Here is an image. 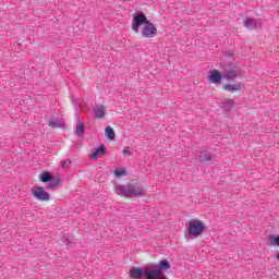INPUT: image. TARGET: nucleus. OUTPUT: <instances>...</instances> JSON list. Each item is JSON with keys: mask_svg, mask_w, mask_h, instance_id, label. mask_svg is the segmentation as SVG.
Instances as JSON below:
<instances>
[{"mask_svg": "<svg viewBox=\"0 0 279 279\" xmlns=\"http://www.w3.org/2000/svg\"><path fill=\"white\" fill-rule=\"evenodd\" d=\"M39 180L44 184H47V186H46L47 190L58 189V186H60V184L62 182L60 177H54L49 171H44L41 174H39Z\"/></svg>", "mask_w": 279, "mask_h": 279, "instance_id": "39448f33", "label": "nucleus"}, {"mask_svg": "<svg viewBox=\"0 0 279 279\" xmlns=\"http://www.w3.org/2000/svg\"><path fill=\"white\" fill-rule=\"evenodd\" d=\"M223 110H232L234 108V100L229 99L222 102Z\"/></svg>", "mask_w": 279, "mask_h": 279, "instance_id": "dca6fc26", "label": "nucleus"}, {"mask_svg": "<svg viewBox=\"0 0 279 279\" xmlns=\"http://www.w3.org/2000/svg\"><path fill=\"white\" fill-rule=\"evenodd\" d=\"M94 114L96 119H104V117H106V107H104V105H96Z\"/></svg>", "mask_w": 279, "mask_h": 279, "instance_id": "ddd939ff", "label": "nucleus"}, {"mask_svg": "<svg viewBox=\"0 0 279 279\" xmlns=\"http://www.w3.org/2000/svg\"><path fill=\"white\" fill-rule=\"evenodd\" d=\"M223 80V75L218 70L209 71L210 84H219Z\"/></svg>", "mask_w": 279, "mask_h": 279, "instance_id": "1a4fd4ad", "label": "nucleus"}, {"mask_svg": "<svg viewBox=\"0 0 279 279\" xmlns=\"http://www.w3.org/2000/svg\"><path fill=\"white\" fill-rule=\"evenodd\" d=\"M171 264L167 259H161L158 264L147 265L145 268L133 266L130 269L132 279H168L163 271H169Z\"/></svg>", "mask_w": 279, "mask_h": 279, "instance_id": "f257e3e1", "label": "nucleus"}, {"mask_svg": "<svg viewBox=\"0 0 279 279\" xmlns=\"http://www.w3.org/2000/svg\"><path fill=\"white\" fill-rule=\"evenodd\" d=\"M240 74H241V71L239 69L226 70L225 73L222 74V77L228 82H234Z\"/></svg>", "mask_w": 279, "mask_h": 279, "instance_id": "6e6552de", "label": "nucleus"}, {"mask_svg": "<svg viewBox=\"0 0 279 279\" xmlns=\"http://www.w3.org/2000/svg\"><path fill=\"white\" fill-rule=\"evenodd\" d=\"M72 101H73V104H77V100H75V99H73Z\"/></svg>", "mask_w": 279, "mask_h": 279, "instance_id": "4be33fe9", "label": "nucleus"}, {"mask_svg": "<svg viewBox=\"0 0 279 279\" xmlns=\"http://www.w3.org/2000/svg\"><path fill=\"white\" fill-rule=\"evenodd\" d=\"M243 88V85L241 83L235 84H227L222 86V89L227 93H236V90H241Z\"/></svg>", "mask_w": 279, "mask_h": 279, "instance_id": "f8f14e48", "label": "nucleus"}, {"mask_svg": "<svg viewBox=\"0 0 279 279\" xmlns=\"http://www.w3.org/2000/svg\"><path fill=\"white\" fill-rule=\"evenodd\" d=\"M32 194L35 199H38V202H49L51 199V194L45 191V187L43 186H35L32 190Z\"/></svg>", "mask_w": 279, "mask_h": 279, "instance_id": "423d86ee", "label": "nucleus"}, {"mask_svg": "<svg viewBox=\"0 0 279 279\" xmlns=\"http://www.w3.org/2000/svg\"><path fill=\"white\" fill-rule=\"evenodd\" d=\"M123 155H124V156H132V150H130V147H125V148L123 149Z\"/></svg>", "mask_w": 279, "mask_h": 279, "instance_id": "412c9836", "label": "nucleus"}, {"mask_svg": "<svg viewBox=\"0 0 279 279\" xmlns=\"http://www.w3.org/2000/svg\"><path fill=\"white\" fill-rule=\"evenodd\" d=\"M84 132H86V126L84 125V122L78 121V123L76 124V130H75L76 136H78V137L84 136Z\"/></svg>", "mask_w": 279, "mask_h": 279, "instance_id": "4468645a", "label": "nucleus"}, {"mask_svg": "<svg viewBox=\"0 0 279 279\" xmlns=\"http://www.w3.org/2000/svg\"><path fill=\"white\" fill-rule=\"evenodd\" d=\"M92 155H90V160H97V158H99V156H106V151H108V148L106 147V145L101 144L100 146H98L97 148L92 149Z\"/></svg>", "mask_w": 279, "mask_h": 279, "instance_id": "0eeeda50", "label": "nucleus"}, {"mask_svg": "<svg viewBox=\"0 0 279 279\" xmlns=\"http://www.w3.org/2000/svg\"><path fill=\"white\" fill-rule=\"evenodd\" d=\"M270 243H271L272 245H277V247H279V235H277V236H271V238H270Z\"/></svg>", "mask_w": 279, "mask_h": 279, "instance_id": "aec40b11", "label": "nucleus"}, {"mask_svg": "<svg viewBox=\"0 0 279 279\" xmlns=\"http://www.w3.org/2000/svg\"><path fill=\"white\" fill-rule=\"evenodd\" d=\"M205 230L206 225H204V222H202L201 220H190L186 225V231L189 236H193L194 239H197V236H202Z\"/></svg>", "mask_w": 279, "mask_h": 279, "instance_id": "20e7f679", "label": "nucleus"}, {"mask_svg": "<svg viewBox=\"0 0 279 279\" xmlns=\"http://www.w3.org/2000/svg\"><path fill=\"white\" fill-rule=\"evenodd\" d=\"M113 173L116 178H123V175H128V171L125 169H116Z\"/></svg>", "mask_w": 279, "mask_h": 279, "instance_id": "a211bd4d", "label": "nucleus"}, {"mask_svg": "<svg viewBox=\"0 0 279 279\" xmlns=\"http://www.w3.org/2000/svg\"><path fill=\"white\" fill-rule=\"evenodd\" d=\"M243 23H244V27H246V29H251V31L258 29V20H256V19L245 17L243 20Z\"/></svg>", "mask_w": 279, "mask_h": 279, "instance_id": "9d476101", "label": "nucleus"}, {"mask_svg": "<svg viewBox=\"0 0 279 279\" xmlns=\"http://www.w3.org/2000/svg\"><path fill=\"white\" fill-rule=\"evenodd\" d=\"M49 128H62V125H64V123H62V121L59 120H51L48 123Z\"/></svg>", "mask_w": 279, "mask_h": 279, "instance_id": "f3484780", "label": "nucleus"}, {"mask_svg": "<svg viewBox=\"0 0 279 279\" xmlns=\"http://www.w3.org/2000/svg\"><path fill=\"white\" fill-rule=\"evenodd\" d=\"M198 159L201 162H213V160H215V154L208 150H203L201 151Z\"/></svg>", "mask_w": 279, "mask_h": 279, "instance_id": "9b49d317", "label": "nucleus"}, {"mask_svg": "<svg viewBox=\"0 0 279 279\" xmlns=\"http://www.w3.org/2000/svg\"><path fill=\"white\" fill-rule=\"evenodd\" d=\"M72 162L73 161H71V159H65L64 161L61 162V169H69Z\"/></svg>", "mask_w": 279, "mask_h": 279, "instance_id": "6ab92c4d", "label": "nucleus"}, {"mask_svg": "<svg viewBox=\"0 0 279 279\" xmlns=\"http://www.w3.org/2000/svg\"><path fill=\"white\" fill-rule=\"evenodd\" d=\"M276 258H277V260H279V253L277 254Z\"/></svg>", "mask_w": 279, "mask_h": 279, "instance_id": "5701e85b", "label": "nucleus"}, {"mask_svg": "<svg viewBox=\"0 0 279 279\" xmlns=\"http://www.w3.org/2000/svg\"><path fill=\"white\" fill-rule=\"evenodd\" d=\"M105 136L109 138V141H114V138H117V135L114 134V129H112V126H106Z\"/></svg>", "mask_w": 279, "mask_h": 279, "instance_id": "2eb2a0df", "label": "nucleus"}, {"mask_svg": "<svg viewBox=\"0 0 279 279\" xmlns=\"http://www.w3.org/2000/svg\"><path fill=\"white\" fill-rule=\"evenodd\" d=\"M142 25H143L142 36L144 38H154L156 34H158V29L156 28L154 23L147 20V15H145V13L143 12L134 13L133 23L131 26L133 32L138 34V29H141Z\"/></svg>", "mask_w": 279, "mask_h": 279, "instance_id": "f03ea898", "label": "nucleus"}, {"mask_svg": "<svg viewBox=\"0 0 279 279\" xmlns=\"http://www.w3.org/2000/svg\"><path fill=\"white\" fill-rule=\"evenodd\" d=\"M116 193L126 198L145 197V187L138 184L118 185L116 186Z\"/></svg>", "mask_w": 279, "mask_h": 279, "instance_id": "7ed1b4c3", "label": "nucleus"}]
</instances>
